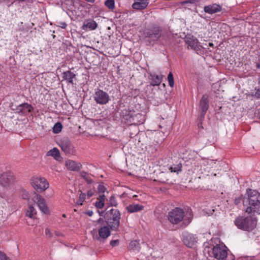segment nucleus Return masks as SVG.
I'll list each match as a JSON object with an SVG mask.
<instances>
[{
	"mask_svg": "<svg viewBox=\"0 0 260 260\" xmlns=\"http://www.w3.org/2000/svg\"><path fill=\"white\" fill-rule=\"evenodd\" d=\"M243 203L246 207V212L260 214V194L256 190L247 189V196L244 198Z\"/></svg>",
	"mask_w": 260,
	"mask_h": 260,
	"instance_id": "f257e3e1",
	"label": "nucleus"
},
{
	"mask_svg": "<svg viewBox=\"0 0 260 260\" xmlns=\"http://www.w3.org/2000/svg\"><path fill=\"white\" fill-rule=\"evenodd\" d=\"M235 225L241 230L247 231H252L256 225L257 220L251 216L238 217L234 221Z\"/></svg>",
	"mask_w": 260,
	"mask_h": 260,
	"instance_id": "f03ea898",
	"label": "nucleus"
},
{
	"mask_svg": "<svg viewBox=\"0 0 260 260\" xmlns=\"http://www.w3.org/2000/svg\"><path fill=\"white\" fill-rule=\"evenodd\" d=\"M105 218L107 224L112 230L116 231L119 226L120 214L118 210L112 209L106 213Z\"/></svg>",
	"mask_w": 260,
	"mask_h": 260,
	"instance_id": "7ed1b4c3",
	"label": "nucleus"
},
{
	"mask_svg": "<svg viewBox=\"0 0 260 260\" xmlns=\"http://www.w3.org/2000/svg\"><path fill=\"white\" fill-rule=\"evenodd\" d=\"M31 186L38 192H42L49 186L47 180L43 177L34 176L30 179Z\"/></svg>",
	"mask_w": 260,
	"mask_h": 260,
	"instance_id": "20e7f679",
	"label": "nucleus"
},
{
	"mask_svg": "<svg viewBox=\"0 0 260 260\" xmlns=\"http://www.w3.org/2000/svg\"><path fill=\"white\" fill-rule=\"evenodd\" d=\"M110 228L108 226H103L98 230H93L91 232V235L94 240L100 243H104L106 239L110 235Z\"/></svg>",
	"mask_w": 260,
	"mask_h": 260,
	"instance_id": "39448f33",
	"label": "nucleus"
},
{
	"mask_svg": "<svg viewBox=\"0 0 260 260\" xmlns=\"http://www.w3.org/2000/svg\"><path fill=\"white\" fill-rule=\"evenodd\" d=\"M184 217V212L183 209L175 208L169 212L168 215L169 221L173 224H177L181 221Z\"/></svg>",
	"mask_w": 260,
	"mask_h": 260,
	"instance_id": "423d86ee",
	"label": "nucleus"
},
{
	"mask_svg": "<svg viewBox=\"0 0 260 260\" xmlns=\"http://www.w3.org/2000/svg\"><path fill=\"white\" fill-rule=\"evenodd\" d=\"M58 145L61 150L67 155H75L76 149L74 145L68 139H64L60 140L58 142Z\"/></svg>",
	"mask_w": 260,
	"mask_h": 260,
	"instance_id": "0eeeda50",
	"label": "nucleus"
},
{
	"mask_svg": "<svg viewBox=\"0 0 260 260\" xmlns=\"http://www.w3.org/2000/svg\"><path fill=\"white\" fill-rule=\"evenodd\" d=\"M32 200L37 204L40 210L45 214H49V210L46 203V201L40 194L35 192Z\"/></svg>",
	"mask_w": 260,
	"mask_h": 260,
	"instance_id": "6e6552de",
	"label": "nucleus"
},
{
	"mask_svg": "<svg viewBox=\"0 0 260 260\" xmlns=\"http://www.w3.org/2000/svg\"><path fill=\"white\" fill-rule=\"evenodd\" d=\"M93 99L96 103L100 105H105L110 100L109 94L101 89H98L93 94Z\"/></svg>",
	"mask_w": 260,
	"mask_h": 260,
	"instance_id": "1a4fd4ad",
	"label": "nucleus"
},
{
	"mask_svg": "<svg viewBox=\"0 0 260 260\" xmlns=\"http://www.w3.org/2000/svg\"><path fill=\"white\" fill-rule=\"evenodd\" d=\"M212 253L216 259L223 260L228 255L226 247L223 245H216L212 249Z\"/></svg>",
	"mask_w": 260,
	"mask_h": 260,
	"instance_id": "9d476101",
	"label": "nucleus"
},
{
	"mask_svg": "<svg viewBox=\"0 0 260 260\" xmlns=\"http://www.w3.org/2000/svg\"><path fill=\"white\" fill-rule=\"evenodd\" d=\"M14 176L11 172H5L0 177V184L4 187H9L13 184Z\"/></svg>",
	"mask_w": 260,
	"mask_h": 260,
	"instance_id": "9b49d317",
	"label": "nucleus"
},
{
	"mask_svg": "<svg viewBox=\"0 0 260 260\" xmlns=\"http://www.w3.org/2000/svg\"><path fill=\"white\" fill-rule=\"evenodd\" d=\"M185 42L191 49L194 50L200 49V43L198 40L194 36L190 35L186 36Z\"/></svg>",
	"mask_w": 260,
	"mask_h": 260,
	"instance_id": "f8f14e48",
	"label": "nucleus"
},
{
	"mask_svg": "<svg viewBox=\"0 0 260 260\" xmlns=\"http://www.w3.org/2000/svg\"><path fill=\"white\" fill-rule=\"evenodd\" d=\"M160 31L159 27H154L152 29L146 32V37L149 38L152 41L157 40L160 37Z\"/></svg>",
	"mask_w": 260,
	"mask_h": 260,
	"instance_id": "ddd939ff",
	"label": "nucleus"
},
{
	"mask_svg": "<svg viewBox=\"0 0 260 260\" xmlns=\"http://www.w3.org/2000/svg\"><path fill=\"white\" fill-rule=\"evenodd\" d=\"M65 165L69 170L72 171H79L82 167L80 162H77L71 159L66 160Z\"/></svg>",
	"mask_w": 260,
	"mask_h": 260,
	"instance_id": "4468645a",
	"label": "nucleus"
},
{
	"mask_svg": "<svg viewBox=\"0 0 260 260\" xmlns=\"http://www.w3.org/2000/svg\"><path fill=\"white\" fill-rule=\"evenodd\" d=\"M183 241L184 244L189 247H193L197 242V238L191 234L184 235Z\"/></svg>",
	"mask_w": 260,
	"mask_h": 260,
	"instance_id": "2eb2a0df",
	"label": "nucleus"
},
{
	"mask_svg": "<svg viewBox=\"0 0 260 260\" xmlns=\"http://www.w3.org/2000/svg\"><path fill=\"white\" fill-rule=\"evenodd\" d=\"M204 11L208 14H212L221 10V8L219 5L213 4L204 7Z\"/></svg>",
	"mask_w": 260,
	"mask_h": 260,
	"instance_id": "dca6fc26",
	"label": "nucleus"
},
{
	"mask_svg": "<svg viewBox=\"0 0 260 260\" xmlns=\"http://www.w3.org/2000/svg\"><path fill=\"white\" fill-rule=\"evenodd\" d=\"M136 2L133 4L132 7L136 10H143L148 5L149 0H135Z\"/></svg>",
	"mask_w": 260,
	"mask_h": 260,
	"instance_id": "f3484780",
	"label": "nucleus"
},
{
	"mask_svg": "<svg viewBox=\"0 0 260 260\" xmlns=\"http://www.w3.org/2000/svg\"><path fill=\"white\" fill-rule=\"evenodd\" d=\"M208 98L205 95H203L200 101V109L202 111V115L203 117L208 109Z\"/></svg>",
	"mask_w": 260,
	"mask_h": 260,
	"instance_id": "a211bd4d",
	"label": "nucleus"
},
{
	"mask_svg": "<svg viewBox=\"0 0 260 260\" xmlns=\"http://www.w3.org/2000/svg\"><path fill=\"white\" fill-rule=\"evenodd\" d=\"M32 108L31 106L27 103H23L18 106L16 109L18 113H27L30 112Z\"/></svg>",
	"mask_w": 260,
	"mask_h": 260,
	"instance_id": "6ab92c4d",
	"label": "nucleus"
},
{
	"mask_svg": "<svg viewBox=\"0 0 260 260\" xmlns=\"http://www.w3.org/2000/svg\"><path fill=\"white\" fill-rule=\"evenodd\" d=\"M150 80H151L150 84L152 86L159 85L162 81V76L153 74L150 75Z\"/></svg>",
	"mask_w": 260,
	"mask_h": 260,
	"instance_id": "aec40b11",
	"label": "nucleus"
},
{
	"mask_svg": "<svg viewBox=\"0 0 260 260\" xmlns=\"http://www.w3.org/2000/svg\"><path fill=\"white\" fill-rule=\"evenodd\" d=\"M47 155L52 156L56 160H59L61 157L58 149L56 148H53L47 152Z\"/></svg>",
	"mask_w": 260,
	"mask_h": 260,
	"instance_id": "412c9836",
	"label": "nucleus"
},
{
	"mask_svg": "<svg viewBox=\"0 0 260 260\" xmlns=\"http://www.w3.org/2000/svg\"><path fill=\"white\" fill-rule=\"evenodd\" d=\"M98 26L97 23L93 20H91L87 23H84L82 26V29L87 30L88 29L94 30Z\"/></svg>",
	"mask_w": 260,
	"mask_h": 260,
	"instance_id": "4be33fe9",
	"label": "nucleus"
},
{
	"mask_svg": "<svg viewBox=\"0 0 260 260\" xmlns=\"http://www.w3.org/2000/svg\"><path fill=\"white\" fill-rule=\"evenodd\" d=\"M128 212L134 213L141 211L143 209V206L139 204H132L126 207Z\"/></svg>",
	"mask_w": 260,
	"mask_h": 260,
	"instance_id": "5701e85b",
	"label": "nucleus"
},
{
	"mask_svg": "<svg viewBox=\"0 0 260 260\" xmlns=\"http://www.w3.org/2000/svg\"><path fill=\"white\" fill-rule=\"evenodd\" d=\"M75 76L76 75L70 71L64 72L63 73V79L72 84L73 83V79L75 78Z\"/></svg>",
	"mask_w": 260,
	"mask_h": 260,
	"instance_id": "b1692460",
	"label": "nucleus"
},
{
	"mask_svg": "<svg viewBox=\"0 0 260 260\" xmlns=\"http://www.w3.org/2000/svg\"><path fill=\"white\" fill-rule=\"evenodd\" d=\"M106 197L104 194H102L98 198V201L95 203V206L97 208L101 209L103 208L105 205V200Z\"/></svg>",
	"mask_w": 260,
	"mask_h": 260,
	"instance_id": "393cba45",
	"label": "nucleus"
},
{
	"mask_svg": "<svg viewBox=\"0 0 260 260\" xmlns=\"http://www.w3.org/2000/svg\"><path fill=\"white\" fill-rule=\"evenodd\" d=\"M128 247L130 250H139L140 249V246L139 241L137 240H133L131 241Z\"/></svg>",
	"mask_w": 260,
	"mask_h": 260,
	"instance_id": "a878e982",
	"label": "nucleus"
},
{
	"mask_svg": "<svg viewBox=\"0 0 260 260\" xmlns=\"http://www.w3.org/2000/svg\"><path fill=\"white\" fill-rule=\"evenodd\" d=\"M26 216L30 217V218H33L34 216L36 215L37 211L34 208V207L30 205L28 207V209L26 211Z\"/></svg>",
	"mask_w": 260,
	"mask_h": 260,
	"instance_id": "bb28decb",
	"label": "nucleus"
},
{
	"mask_svg": "<svg viewBox=\"0 0 260 260\" xmlns=\"http://www.w3.org/2000/svg\"><path fill=\"white\" fill-rule=\"evenodd\" d=\"M182 164L179 163L176 165H173L171 168L170 170L171 172H175L178 173L181 171Z\"/></svg>",
	"mask_w": 260,
	"mask_h": 260,
	"instance_id": "cd10ccee",
	"label": "nucleus"
},
{
	"mask_svg": "<svg viewBox=\"0 0 260 260\" xmlns=\"http://www.w3.org/2000/svg\"><path fill=\"white\" fill-rule=\"evenodd\" d=\"M62 126L61 123H56L53 127V132L55 134H58L61 131Z\"/></svg>",
	"mask_w": 260,
	"mask_h": 260,
	"instance_id": "c85d7f7f",
	"label": "nucleus"
},
{
	"mask_svg": "<svg viewBox=\"0 0 260 260\" xmlns=\"http://www.w3.org/2000/svg\"><path fill=\"white\" fill-rule=\"evenodd\" d=\"M114 0H107L105 3L106 6L111 10H113L114 8Z\"/></svg>",
	"mask_w": 260,
	"mask_h": 260,
	"instance_id": "c756f323",
	"label": "nucleus"
},
{
	"mask_svg": "<svg viewBox=\"0 0 260 260\" xmlns=\"http://www.w3.org/2000/svg\"><path fill=\"white\" fill-rule=\"evenodd\" d=\"M109 204L111 206H116L117 205L116 198L114 196H112L109 198Z\"/></svg>",
	"mask_w": 260,
	"mask_h": 260,
	"instance_id": "7c9ffc66",
	"label": "nucleus"
},
{
	"mask_svg": "<svg viewBox=\"0 0 260 260\" xmlns=\"http://www.w3.org/2000/svg\"><path fill=\"white\" fill-rule=\"evenodd\" d=\"M168 82H169V85L172 87H173L174 85V78H173V74L171 72H170L169 75H168Z\"/></svg>",
	"mask_w": 260,
	"mask_h": 260,
	"instance_id": "2f4dec72",
	"label": "nucleus"
},
{
	"mask_svg": "<svg viewBox=\"0 0 260 260\" xmlns=\"http://www.w3.org/2000/svg\"><path fill=\"white\" fill-rule=\"evenodd\" d=\"M85 193H81L79 196V199L77 202V204L78 205H82L83 202L84 201L85 199Z\"/></svg>",
	"mask_w": 260,
	"mask_h": 260,
	"instance_id": "473e14b6",
	"label": "nucleus"
},
{
	"mask_svg": "<svg viewBox=\"0 0 260 260\" xmlns=\"http://www.w3.org/2000/svg\"><path fill=\"white\" fill-rule=\"evenodd\" d=\"M21 196L23 199L27 200L29 198L28 192L25 190H23L21 191Z\"/></svg>",
	"mask_w": 260,
	"mask_h": 260,
	"instance_id": "72a5a7b5",
	"label": "nucleus"
},
{
	"mask_svg": "<svg viewBox=\"0 0 260 260\" xmlns=\"http://www.w3.org/2000/svg\"><path fill=\"white\" fill-rule=\"evenodd\" d=\"M98 190L99 192L104 193L106 191V188L103 184H100L98 185Z\"/></svg>",
	"mask_w": 260,
	"mask_h": 260,
	"instance_id": "f704fd0d",
	"label": "nucleus"
},
{
	"mask_svg": "<svg viewBox=\"0 0 260 260\" xmlns=\"http://www.w3.org/2000/svg\"><path fill=\"white\" fill-rule=\"evenodd\" d=\"M119 241L118 240H114L111 241L110 245L112 247H115V246H117L119 244Z\"/></svg>",
	"mask_w": 260,
	"mask_h": 260,
	"instance_id": "c9c22d12",
	"label": "nucleus"
},
{
	"mask_svg": "<svg viewBox=\"0 0 260 260\" xmlns=\"http://www.w3.org/2000/svg\"><path fill=\"white\" fill-rule=\"evenodd\" d=\"M83 173L85 174V175L84 176L83 175V177L85 178V179L86 181L87 182V183L90 184V183H92V181L91 179L89 178L88 176H87L85 173L84 172Z\"/></svg>",
	"mask_w": 260,
	"mask_h": 260,
	"instance_id": "e433bc0d",
	"label": "nucleus"
},
{
	"mask_svg": "<svg viewBox=\"0 0 260 260\" xmlns=\"http://www.w3.org/2000/svg\"><path fill=\"white\" fill-rule=\"evenodd\" d=\"M45 234L48 237H51L52 236L50 230L48 229H45Z\"/></svg>",
	"mask_w": 260,
	"mask_h": 260,
	"instance_id": "4c0bfd02",
	"label": "nucleus"
},
{
	"mask_svg": "<svg viewBox=\"0 0 260 260\" xmlns=\"http://www.w3.org/2000/svg\"><path fill=\"white\" fill-rule=\"evenodd\" d=\"M67 26V24L65 22H62L59 23V26H60L62 28H66Z\"/></svg>",
	"mask_w": 260,
	"mask_h": 260,
	"instance_id": "58836bf2",
	"label": "nucleus"
},
{
	"mask_svg": "<svg viewBox=\"0 0 260 260\" xmlns=\"http://www.w3.org/2000/svg\"><path fill=\"white\" fill-rule=\"evenodd\" d=\"M85 214L89 216H91L93 215V212L91 210H88L85 212Z\"/></svg>",
	"mask_w": 260,
	"mask_h": 260,
	"instance_id": "ea45409f",
	"label": "nucleus"
},
{
	"mask_svg": "<svg viewBox=\"0 0 260 260\" xmlns=\"http://www.w3.org/2000/svg\"><path fill=\"white\" fill-rule=\"evenodd\" d=\"M93 194V192L91 190H89L87 192V196L90 198Z\"/></svg>",
	"mask_w": 260,
	"mask_h": 260,
	"instance_id": "a19ab883",
	"label": "nucleus"
},
{
	"mask_svg": "<svg viewBox=\"0 0 260 260\" xmlns=\"http://www.w3.org/2000/svg\"><path fill=\"white\" fill-rule=\"evenodd\" d=\"M1 260H11L8 257H7L6 254L4 255L3 258H2Z\"/></svg>",
	"mask_w": 260,
	"mask_h": 260,
	"instance_id": "79ce46f5",
	"label": "nucleus"
},
{
	"mask_svg": "<svg viewBox=\"0 0 260 260\" xmlns=\"http://www.w3.org/2000/svg\"><path fill=\"white\" fill-rule=\"evenodd\" d=\"M4 255H5V253H4L3 252L0 251V259H2V258H3V257L4 256Z\"/></svg>",
	"mask_w": 260,
	"mask_h": 260,
	"instance_id": "37998d69",
	"label": "nucleus"
},
{
	"mask_svg": "<svg viewBox=\"0 0 260 260\" xmlns=\"http://www.w3.org/2000/svg\"><path fill=\"white\" fill-rule=\"evenodd\" d=\"M55 235H56L57 236H62V234L61 233H59L57 232H55Z\"/></svg>",
	"mask_w": 260,
	"mask_h": 260,
	"instance_id": "c03bdc74",
	"label": "nucleus"
},
{
	"mask_svg": "<svg viewBox=\"0 0 260 260\" xmlns=\"http://www.w3.org/2000/svg\"><path fill=\"white\" fill-rule=\"evenodd\" d=\"M240 202V200L239 199H236L235 200V203L236 204H238V203H239Z\"/></svg>",
	"mask_w": 260,
	"mask_h": 260,
	"instance_id": "a18cd8bd",
	"label": "nucleus"
},
{
	"mask_svg": "<svg viewBox=\"0 0 260 260\" xmlns=\"http://www.w3.org/2000/svg\"><path fill=\"white\" fill-rule=\"evenodd\" d=\"M103 220L102 218H100L98 220V222H100L101 221H102Z\"/></svg>",
	"mask_w": 260,
	"mask_h": 260,
	"instance_id": "49530a36",
	"label": "nucleus"
},
{
	"mask_svg": "<svg viewBox=\"0 0 260 260\" xmlns=\"http://www.w3.org/2000/svg\"><path fill=\"white\" fill-rule=\"evenodd\" d=\"M137 116H140V117H142V115L140 114H138L136 115Z\"/></svg>",
	"mask_w": 260,
	"mask_h": 260,
	"instance_id": "de8ad7c7",
	"label": "nucleus"
},
{
	"mask_svg": "<svg viewBox=\"0 0 260 260\" xmlns=\"http://www.w3.org/2000/svg\"><path fill=\"white\" fill-rule=\"evenodd\" d=\"M63 217H66V215H65V214H63Z\"/></svg>",
	"mask_w": 260,
	"mask_h": 260,
	"instance_id": "09e8293b",
	"label": "nucleus"
},
{
	"mask_svg": "<svg viewBox=\"0 0 260 260\" xmlns=\"http://www.w3.org/2000/svg\"><path fill=\"white\" fill-rule=\"evenodd\" d=\"M210 46H212V43H210Z\"/></svg>",
	"mask_w": 260,
	"mask_h": 260,
	"instance_id": "8fccbe9b",
	"label": "nucleus"
}]
</instances>
